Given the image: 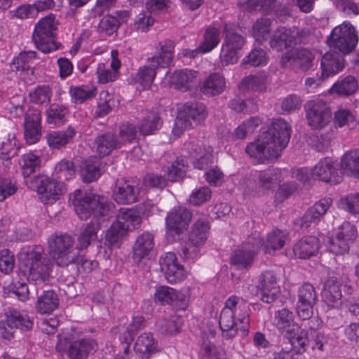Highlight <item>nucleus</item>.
Here are the masks:
<instances>
[{"instance_id": "obj_6", "label": "nucleus", "mask_w": 359, "mask_h": 359, "mask_svg": "<svg viewBox=\"0 0 359 359\" xmlns=\"http://www.w3.org/2000/svg\"><path fill=\"white\" fill-rule=\"evenodd\" d=\"M273 323L276 327L290 341L297 352H304L309 345L308 333L294 322L293 313L286 308L274 313Z\"/></svg>"}, {"instance_id": "obj_7", "label": "nucleus", "mask_w": 359, "mask_h": 359, "mask_svg": "<svg viewBox=\"0 0 359 359\" xmlns=\"http://www.w3.org/2000/svg\"><path fill=\"white\" fill-rule=\"evenodd\" d=\"M174 46L172 42H165L161 46V52L158 56L153 57L149 65L140 68L134 82L137 85V88L141 90L149 88L156 76V68L165 67L170 64L173 56Z\"/></svg>"}, {"instance_id": "obj_37", "label": "nucleus", "mask_w": 359, "mask_h": 359, "mask_svg": "<svg viewBox=\"0 0 359 359\" xmlns=\"http://www.w3.org/2000/svg\"><path fill=\"white\" fill-rule=\"evenodd\" d=\"M97 88L93 85H81L72 86L69 88V95L73 103L78 104L94 97Z\"/></svg>"}, {"instance_id": "obj_55", "label": "nucleus", "mask_w": 359, "mask_h": 359, "mask_svg": "<svg viewBox=\"0 0 359 359\" xmlns=\"http://www.w3.org/2000/svg\"><path fill=\"white\" fill-rule=\"evenodd\" d=\"M142 222L141 212L135 208H121L116 215V224Z\"/></svg>"}, {"instance_id": "obj_29", "label": "nucleus", "mask_w": 359, "mask_h": 359, "mask_svg": "<svg viewBox=\"0 0 359 359\" xmlns=\"http://www.w3.org/2000/svg\"><path fill=\"white\" fill-rule=\"evenodd\" d=\"M134 350L141 359H149L158 351V343L151 333L145 332L136 339Z\"/></svg>"}, {"instance_id": "obj_9", "label": "nucleus", "mask_w": 359, "mask_h": 359, "mask_svg": "<svg viewBox=\"0 0 359 359\" xmlns=\"http://www.w3.org/2000/svg\"><path fill=\"white\" fill-rule=\"evenodd\" d=\"M57 22L53 15H48L39 20L35 25L33 39L39 50L47 53L59 48L60 44L55 41Z\"/></svg>"}, {"instance_id": "obj_45", "label": "nucleus", "mask_w": 359, "mask_h": 359, "mask_svg": "<svg viewBox=\"0 0 359 359\" xmlns=\"http://www.w3.org/2000/svg\"><path fill=\"white\" fill-rule=\"evenodd\" d=\"M260 123L261 120L258 117H252L238 126L234 133L226 137V140L243 139L247 135L252 133Z\"/></svg>"}, {"instance_id": "obj_57", "label": "nucleus", "mask_w": 359, "mask_h": 359, "mask_svg": "<svg viewBox=\"0 0 359 359\" xmlns=\"http://www.w3.org/2000/svg\"><path fill=\"white\" fill-rule=\"evenodd\" d=\"M30 100L35 104L48 103L52 96V90L49 86L41 85L32 90L29 93Z\"/></svg>"}, {"instance_id": "obj_17", "label": "nucleus", "mask_w": 359, "mask_h": 359, "mask_svg": "<svg viewBox=\"0 0 359 359\" xmlns=\"http://www.w3.org/2000/svg\"><path fill=\"white\" fill-rule=\"evenodd\" d=\"M306 114L308 124L313 129L326 126L331 118V113L325 102L322 100H311L307 102Z\"/></svg>"}, {"instance_id": "obj_21", "label": "nucleus", "mask_w": 359, "mask_h": 359, "mask_svg": "<svg viewBox=\"0 0 359 359\" xmlns=\"http://www.w3.org/2000/svg\"><path fill=\"white\" fill-rule=\"evenodd\" d=\"M219 30L216 27H209L205 31L203 40L199 47L194 50L184 49L182 51V55L188 57H195L199 53H209L219 44Z\"/></svg>"}, {"instance_id": "obj_24", "label": "nucleus", "mask_w": 359, "mask_h": 359, "mask_svg": "<svg viewBox=\"0 0 359 359\" xmlns=\"http://www.w3.org/2000/svg\"><path fill=\"white\" fill-rule=\"evenodd\" d=\"M322 297L325 304L332 308H337L341 304V283L337 278L330 277L326 280Z\"/></svg>"}, {"instance_id": "obj_8", "label": "nucleus", "mask_w": 359, "mask_h": 359, "mask_svg": "<svg viewBox=\"0 0 359 359\" xmlns=\"http://www.w3.org/2000/svg\"><path fill=\"white\" fill-rule=\"evenodd\" d=\"M337 163L331 158H325L319 161L314 167L297 169L294 172V177L302 184L309 183L311 180H319L325 182L338 183L341 177L337 170Z\"/></svg>"}, {"instance_id": "obj_31", "label": "nucleus", "mask_w": 359, "mask_h": 359, "mask_svg": "<svg viewBox=\"0 0 359 359\" xmlns=\"http://www.w3.org/2000/svg\"><path fill=\"white\" fill-rule=\"evenodd\" d=\"M139 191L128 181L118 182L114 190L113 198L120 204H129L136 201Z\"/></svg>"}, {"instance_id": "obj_12", "label": "nucleus", "mask_w": 359, "mask_h": 359, "mask_svg": "<svg viewBox=\"0 0 359 359\" xmlns=\"http://www.w3.org/2000/svg\"><path fill=\"white\" fill-rule=\"evenodd\" d=\"M357 231L354 226H337L329 231L323 239L327 250L334 254L341 255L348 252L349 241L356 238Z\"/></svg>"}, {"instance_id": "obj_35", "label": "nucleus", "mask_w": 359, "mask_h": 359, "mask_svg": "<svg viewBox=\"0 0 359 359\" xmlns=\"http://www.w3.org/2000/svg\"><path fill=\"white\" fill-rule=\"evenodd\" d=\"M128 231L126 226H110L105 233V244L111 248H120Z\"/></svg>"}, {"instance_id": "obj_1", "label": "nucleus", "mask_w": 359, "mask_h": 359, "mask_svg": "<svg viewBox=\"0 0 359 359\" xmlns=\"http://www.w3.org/2000/svg\"><path fill=\"white\" fill-rule=\"evenodd\" d=\"M290 137V130L287 123L282 119H276L268 131L263 133L255 142L247 146L245 151L257 163L277 158L286 147Z\"/></svg>"}, {"instance_id": "obj_44", "label": "nucleus", "mask_w": 359, "mask_h": 359, "mask_svg": "<svg viewBox=\"0 0 359 359\" xmlns=\"http://www.w3.org/2000/svg\"><path fill=\"white\" fill-rule=\"evenodd\" d=\"M18 141L14 135H9L8 138L0 145V159L5 166H8L11 159L18 151Z\"/></svg>"}, {"instance_id": "obj_23", "label": "nucleus", "mask_w": 359, "mask_h": 359, "mask_svg": "<svg viewBox=\"0 0 359 359\" xmlns=\"http://www.w3.org/2000/svg\"><path fill=\"white\" fill-rule=\"evenodd\" d=\"M344 67V60L339 54L334 51L326 53L321 60L322 79L333 76Z\"/></svg>"}, {"instance_id": "obj_30", "label": "nucleus", "mask_w": 359, "mask_h": 359, "mask_svg": "<svg viewBox=\"0 0 359 359\" xmlns=\"http://www.w3.org/2000/svg\"><path fill=\"white\" fill-rule=\"evenodd\" d=\"M259 248V241H257L252 245H250L249 243L245 244L241 249L235 252L231 257V264L238 269L248 267L252 262L254 255L258 251Z\"/></svg>"}, {"instance_id": "obj_36", "label": "nucleus", "mask_w": 359, "mask_h": 359, "mask_svg": "<svg viewBox=\"0 0 359 359\" xmlns=\"http://www.w3.org/2000/svg\"><path fill=\"white\" fill-rule=\"evenodd\" d=\"M41 158L34 153L29 152L21 156L19 165L25 179L28 178L41 167Z\"/></svg>"}, {"instance_id": "obj_40", "label": "nucleus", "mask_w": 359, "mask_h": 359, "mask_svg": "<svg viewBox=\"0 0 359 359\" xmlns=\"http://www.w3.org/2000/svg\"><path fill=\"white\" fill-rule=\"evenodd\" d=\"M358 88L356 79L351 76L338 80L330 89L331 94L348 96L354 94Z\"/></svg>"}, {"instance_id": "obj_39", "label": "nucleus", "mask_w": 359, "mask_h": 359, "mask_svg": "<svg viewBox=\"0 0 359 359\" xmlns=\"http://www.w3.org/2000/svg\"><path fill=\"white\" fill-rule=\"evenodd\" d=\"M330 206V200L324 198L316 202L304 215V223H318Z\"/></svg>"}, {"instance_id": "obj_34", "label": "nucleus", "mask_w": 359, "mask_h": 359, "mask_svg": "<svg viewBox=\"0 0 359 359\" xmlns=\"http://www.w3.org/2000/svg\"><path fill=\"white\" fill-rule=\"evenodd\" d=\"M297 35L296 29H287L285 27L278 29L271 41V46L277 50L290 46Z\"/></svg>"}, {"instance_id": "obj_25", "label": "nucleus", "mask_w": 359, "mask_h": 359, "mask_svg": "<svg viewBox=\"0 0 359 359\" xmlns=\"http://www.w3.org/2000/svg\"><path fill=\"white\" fill-rule=\"evenodd\" d=\"M285 172L280 169H271L262 172L259 175V187L256 194L264 196L270 191L277 183L284 180Z\"/></svg>"}, {"instance_id": "obj_43", "label": "nucleus", "mask_w": 359, "mask_h": 359, "mask_svg": "<svg viewBox=\"0 0 359 359\" xmlns=\"http://www.w3.org/2000/svg\"><path fill=\"white\" fill-rule=\"evenodd\" d=\"M341 169L345 174L357 177L359 173V150L351 151L344 155Z\"/></svg>"}, {"instance_id": "obj_3", "label": "nucleus", "mask_w": 359, "mask_h": 359, "mask_svg": "<svg viewBox=\"0 0 359 359\" xmlns=\"http://www.w3.org/2000/svg\"><path fill=\"white\" fill-rule=\"evenodd\" d=\"M76 212L82 220L90 219L88 224L107 222L111 205L104 196L95 195L92 191L76 190L72 198Z\"/></svg>"}, {"instance_id": "obj_59", "label": "nucleus", "mask_w": 359, "mask_h": 359, "mask_svg": "<svg viewBox=\"0 0 359 359\" xmlns=\"http://www.w3.org/2000/svg\"><path fill=\"white\" fill-rule=\"evenodd\" d=\"M297 297V304H315L317 301V294L315 288L309 283H304L299 287Z\"/></svg>"}, {"instance_id": "obj_13", "label": "nucleus", "mask_w": 359, "mask_h": 359, "mask_svg": "<svg viewBox=\"0 0 359 359\" xmlns=\"http://www.w3.org/2000/svg\"><path fill=\"white\" fill-rule=\"evenodd\" d=\"M29 187L35 189L40 200L43 203H53L65 193L66 187L64 182L50 179L46 175L34 177Z\"/></svg>"}, {"instance_id": "obj_52", "label": "nucleus", "mask_w": 359, "mask_h": 359, "mask_svg": "<svg viewBox=\"0 0 359 359\" xmlns=\"http://www.w3.org/2000/svg\"><path fill=\"white\" fill-rule=\"evenodd\" d=\"M212 153V148L208 146L204 147L203 151L200 150L199 152L192 154L189 160L195 168L204 169L213 162Z\"/></svg>"}, {"instance_id": "obj_50", "label": "nucleus", "mask_w": 359, "mask_h": 359, "mask_svg": "<svg viewBox=\"0 0 359 359\" xmlns=\"http://www.w3.org/2000/svg\"><path fill=\"white\" fill-rule=\"evenodd\" d=\"M76 169L74 163L67 160H62L55 167L53 177L57 182H64L74 177Z\"/></svg>"}, {"instance_id": "obj_28", "label": "nucleus", "mask_w": 359, "mask_h": 359, "mask_svg": "<svg viewBox=\"0 0 359 359\" xmlns=\"http://www.w3.org/2000/svg\"><path fill=\"white\" fill-rule=\"evenodd\" d=\"M154 248V235L144 232L140 235L133 246V259L135 262H140L146 258Z\"/></svg>"}, {"instance_id": "obj_10", "label": "nucleus", "mask_w": 359, "mask_h": 359, "mask_svg": "<svg viewBox=\"0 0 359 359\" xmlns=\"http://www.w3.org/2000/svg\"><path fill=\"white\" fill-rule=\"evenodd\" d=\"M358 42V36L355 28L348 22L335 27L327 40L331 48L338 50L344 55L354 50Z\"/></svg>"}, {"instance_id": "obj_5", "label": "nucleus", "mask_w": 359, "mask_h": 359, "mask_svg": "<svg viewBox=\"0 0 359 359\" xmlns=\"http://www.w3.org/2000/svg\"><path fill=\"white\" fill-rule=\"evenodd\" d=\"M47 250L49 256L58 266H68L79 259L75 238L67 233L51 234L47 240Z\"/></svg>"}, {"instance_id": "obj_46", "label": "nucleus", "mask_w": 359, "mask_h": 359, "mask_svg": "<svg viewBox=\"0 0 359 359\" xmlns=\"http://www.w3.org/2000/svg\"><path fill=\"white\" fill-rule=\"evenodd\" d=\"M260 123L261 120L258 117H252L238 126L234 133L226 137V140L243 139L247 135L252 133Z\"/></svg>"}, {"instance_id": "obj_63", "label": "nucleus", "mask_w": 359, "mask_h": 359, "mask_svg": "<svg viewBox=\"0 0 359 359\" xmlns=\"http://www.w3.org/2000/svg\"><path fill=\"white\" fill-rule=\"evenodd\" d=\"M182 325V319L178 316H172L160 324V331L165 334L177 333Z\"/></svg>"}, {"instance_id": "obj_20", "label": "nucleus", "mask_w": 359, "mask_h": 359, "mask_svg": "<svg viewBox=\"0 0 359 359\" xmlns=\"http://www.w3.org/2000/svg\"><path fill=\"white\" fill-rule=\"evenodd\" d=\"M41 116L40 111L36 109H29L25 118V138L27 144L36 143L41 135Z\"/></svg>"}, {"instance_id": "obj_53", "label": "nucleus", "mask_w": 359, "mask_h": 359, "mask_svg": "<svg viewBox=\"0 0 359 359\" xmlns=\"http://www.w3.org/2000/svg\"><path fill=\"white\" fill-rule=\"evenodd\" d=\"M187 159L184 157L177 158V160L168 166L165 170L167 179L170 181H177L184 177L188 164L185 163Z\"/></svg>"}, {"instance_id": "obj_51", "label": "nucleus", "mask_w": 359, "mask_h": 359, "mask_svg": "<svg viewBox=\"0 0 359 359\" xmlns=\"http://www.w3.org/2000/svg\"><path fill=\"white\" fill-rule=\"evenodd\" d=\"M224 87V78L218 74H212L205 81L203 90L205 94L215 95L221 93Z\"/></svg>"}, {"instance_id": "obj_33", "label": "nucleus", "mask_w": 359, "mask_h": 359, "mask_svg": "<svg viewBox=\"0 0 359 359\" xmlns=\"http://www.w3.org/2000/svg\"><path fill=\"white\" fill-rule=\"evenodd\" d=\"M76 135L73 128L69 127L60 131H52L46 135L48 146L53 149H60L69 144Z\"/></svg>"}, {"instance_id": "obj_2", "label": "nucleus", "mask_w": 359, "mask_h": 359, "mask_svg": "<svg viewBox=\"0 0 359 359\" xmlns=\"http://www.w3.org/2000/svg\"><path fill=\"white\" fill-rule=\"evenodd\" d=\"M250 308L241 298L232 295L225 302L221 311L219 324L222 335L232 339L240 331L242 337L248 335L250 329Z\"/></svg>"}, {"instance_id": "obj_19", "label": "nucleus", "mask_w": 359, "mask_h": 359, "mask_svg": "<svg viewBox=\"0 0 359 359\" xmlns=\"http://www.w3.org/2000/svg\"><path fill=\"white\" fill-rule=\"evenodd\" d=\"M160 264L166 280L170 283H177L186 279L188 272L177 262L173 252H167L161 257Z\"/></svg>"}, {"instance_id": "obj_32", "label": "nucleus", "mask_w": 359, "mask_h": 359, "mask_svg": "<svg viewBox=\"0 0 359 359\" xmlns=\"http://www.w3.org/2000/svg\"><path fill=\"white\" fill-rule=\"evenodd\" d=\"M294 252L301 259H307L317 254L318 240L314 236H306L299 240L294 246Z\"/></svg>"}, {"instance_id": "obj_38", "label": "nucleus", "mask_w": 359, "mask_h": 359, "mask_svg": "<svg viewBox=\"0 0 359 359\" xmlns=\"http://www.w3.org/2000/svg\"><path fill=\"white\" fill-rule=\"evenodd\" d=\"M100 174V160L96 157L88 158L81 167V175L84 182H93L99 178Z\"/></svg>"}, {"instance_id": "obj_42", "label": "nucleus", "mask_w": 359, "mask_h": 359, "mask_svg": "<svg viewBox=\"0 0 359 359\" xmlns=\"http://www.w3.org/2000/svg\"><path fill=\"white\" fill-rule=\"evenodd\" d=\"M143 323V318L142 317L135 318L133 321L126 327L121 328L120 340L126 344L123 348V351L126 355L128 353L130 349V344L133 340L134 336L139 329H140Z\"/></svg>"}, {"instance_id": "obj_64", "label": "nucleus", "mask_w": 359, "mask_h": 359, "mask_svg": "<svg viewBox=\"0 0 359 359\" xmlns=\"http://www.w3.org/2000/svg\"><path fill=\"white\" fill-rule=\"evenodd\" d=\"M212 196V191L208 187L195 189L189 196V203L193 205H201L208 201Z\"/></svg>"}, {"instance_id": "obj_27", "label": "nucleus", "mask_w": 359, "mask_h": 359, "mask_svg": "<svg viewBox=\"0 0 359 359\" xmlns=\"http://www.w3.org/2000/svg\"><path fill=\"white\" fill-rule=\"evenodd\" d=\"M313 59V55L309 50H291V53H287L283 57L281 62L285 67L292 65L294 67H299L303 70H306L311 66Z\"/></svg>"}, {"instance_id": "obj_18", "label": "nucleus", "mask_w": 359, "mask_h": 359, "mask_svg": "<svg viewBox=\"0 0 359 359\" xmlns=\"http://www.w3.org/2000/svg\"><path fill=\"white\" fill-rule=\"evenodd\" d=\"M32 320L26 315H22L17 311H11L6 318L0 321V331L4 338L11 339L15 329L27 330L32 328Z\"/></svg>"}, {"instance_id": "obj_11", "label": "nucleus", "mask_w": 359, "mask_h": 359, "mask_svg": "<svg viewBox=\"0 0 359 359\" xmlns=\"http://www.w3.org/2000/svg\"><path fill=\"white\" fill-rule=\"evenodd\" d=\"M244 290L247 297L259 294L260 299L267 304L274 302L280 294V288L277 283V276L271 271H265L262 274L257 287L249 285Z\"/></svg>"}, {"instance_id": "obj_26", "label": "nucleus", "mask_w": 359, "mask_h": 359, "mask_svg": "<svg viewBox=\"0 0 359 359\" xmlns=\"http://www.w3.org/2000/svg\"><path fill=\"white\" fill-rule=\"evenodd\" d=\"M198 74L190 69L176 71L172 74H167L164 79V83H168L177 88H187L191 84L196 83Z\"/></svg>"}, {"instance_id": "obj_15", "label": "nucleus", "mask_w": 359, "mask_h": 359, "mask_svg": "<svg viewBox=\"0 0 359 359\" xmlns=\"http://www.w3.org/2000/svg\"><path fill=\"white\" fill-rule=\"evenodd\" d=\"M208 226H187L186 245L182 248L180 256L185 260L194 261L200 254V249L208 238Z\"/></svg>"}, {"instance_id": "obj_47", "label": "nucleus", "mask_w": 359, "mask_h": 359, "mask_svg": "<svg viewBox=\"0 0 359 359\" xmlns=\"http://www.w3.org/2000/svg\"><path fill=\"white\" fill-rule=\"evenodd\" d=\"M59 304L57 294L53 291H46L36 303V309L41 313H49L56 309Z\"/></svg>"}, {"instance_id": "obj_48", "label": "nucleus", "mask_w": 359, "mask_h": 359, "mask_svg": "<svg viewBox=\"0 0 359 359\" xmlns=\"http://www.w3.org/2000/svg\"><path fill=\"white\" fill-rule=\"evenodd\" d=\"M121 144V142H114V137L111 134H107L98 137L94 143L93 149L96 151L100 156L108 155L112 149L119 147Z\"/></svg>"}, {"instance_id": "obj_41", "label": "nucleus", "mask_w": 359, "mask_h": 359, "mask_svg": "<svg viewBox=\"0 0 359 359\" xmlns=\"http://www.w3.org/2000/svg\"><path fill=\"white\" fill-rule=\"evenodd\" d=\"M34 58L35 53L33 51L21 53L13 58L11 67L13 70L22 71V75L21 76L23 79H25V74H33V70L30 68L29 63Z\"/></svg>"}, {"instance_id": "obj_16", "label": "nucleus", "mask_w": 359, "mask_h": 359, "mask_svg": "<svg viewBox=\"0 0 359 359\" xmlns=\"http://www.w3.org/2000/svg\"><path fill=\"white\" fill-rule=\"evenodd\" d=\"M207 116L205 107L202 104L196 106L184 105L179 110L175 121L172 135L175 138L180 137L185 130L192 126L191 121L198 123L204 120Z\"/></svg>"}, {"instance_id": "obj_54", "label": "nucleus", "mask_w": 359, "mask_h": 359, "mask_svg": "<svg viewBox=\"0 0 359 359\" xmlns=\"http://www.w3.org/2000/svg\"><path fill=\"white\" fill-rule=\"evenodd\" d=\"M161 126V121L159 116L151 112L142 120L139 129L142 135H149L158 130Z\"/></svg>"}, {"instance_id": "obj_56", "label": "nucleus", "mask_w": 359, "mask_h": 359, "mask_svg": "<svg viewBox=\"0 0 359 359\" xmlns=\"http://www.w3.org/2000/svg\"><path fill=\"white\" fill-rule=\"evenodd\" d=\"M191 214L187 209L179 207L172 209L166 217L167 224H188L191 222Z\"/></svg>"}, {"instance_id": "obj_58", "label": "nucleus", "mask_w": 359, "mask_h": 359, "mask_svg": "<svg viewBox=\"0 0 359 359\" xmlns=\"http://www.w3.org/2000/svg\"><path fill=\"white\" fill-rule=\"evenodd\" d=\"M294 170L292 175V180L287 181L280 184L276 193L277 200L282 201L287 198L292 193H294L302 184L298 180L294 177Z\"/></svg>"}, {"instance_id": "obj_49", "label": "nucleus", "mask_w": 359, "mask_h": 359, "mask_svg": "<svg viewBox=\"0 0 359 359\" xmlns=\"http://www.w3.org/2000/svg\"><path fill=\"white\" fill-rule=\"evenodd\" d=\"M288 241V233L285 231L276 228L269 233L267 236L266 243V250L269 252V250H280Z\"/></svg>"}, {"instance_id": "obj_14", "label": "nucleus", "mask_w": 359, "mask_h": 359, "mask_svg": "<svg viewBox=\"0 0 359 359\" xmlns=\"http://www.w3.org/2000/svg\"><path fill=\"white\" fill-rule=\"evenodd\" d=\"M224 33L225 39L219 55L222 67L237 63L245 43L244 39L234 32L231 25H225Z\"/></svg>"}, {"instance_id": "obj_62", "label": "nucleus", "mask_w": 359, "mask_h": 359, "mask_svg": "<svg viewBox=\"0 0 359 359\" xmlns=\"http://www.w3.org/2000/svg\"><path fill=\"white\" fill-rule=\"evenodd\" d=\"M266 79L262 76H250L245 78L241 85L240 88L243 90H252L262 91L265 89Z\"/></svg>"}, {"instance_id": "obj_4", "label": "nucleus", "mask_w": 359, "mask_h": 359, "mask_svg": "<svg viewBox=\"0 0 359 359\" xmlns=\"http://www.w3.org/2000/svg\"><path fill=\"white\" fill-rule=\"evenodd\" d=\"M43 248L41 245L27 246L18 254L19 268L29 281L41 284L47 281L52 271V266L42 259Z\"/></svg>"}, {"instance_id": "obj_61", "label": "nucleus", "mask_w": 359, "mask_h": 359, "mask_svg": "<svg viewBox=\"0 0 359 359\" xmlns=\"http://www.w3.org/2000/svg\"><path fill=\"white\" fill-rule=\"evenodd\" d=\"M11 19L26 20L36 17V11L32 4H22L8 13Z\"/></svg>"}, {"instance_id": "obj_60", "label": "nucleus", "mask_w": 359, "mask_h": 359, "mask_svg": "<svg viewBox=\"0 0 359 359\" xmlns=\"http://www.w3.org/2000/svg\"><path fill=\"white\" fill-rule=\"evenodd\" d=\"M67 110L66 107L57 104L50 106L47 111L46 121L49 124L60 126L63 123Z\"/></svg>"}, {"instance_id": "obj_22", "label": "nucleus", "mask_w": 359, "mask_h": 359, "mask_svg": "<svg viewBox=\"0 0 359 359\" xmlns=\"http://www.w3.org/2000/svg\"><path fill=\"white\" fill-rule=\"evenodd\" d=\"M97 348V344L90 338H83L72 341L67 353L69 359H86L89 354Z\"/></svg>"}]
</instances>
